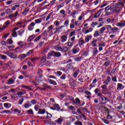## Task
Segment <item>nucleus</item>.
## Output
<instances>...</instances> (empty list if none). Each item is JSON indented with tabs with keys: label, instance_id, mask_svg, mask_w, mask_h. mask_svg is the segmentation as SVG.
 Wrapping results in <instances>:
<instances>
[{
	"label": "nucleus",
	"instance_id": "9b49d317",
	"mask_svg": "<svg viewBox=\"0 0 125 125\" xmlns=\"http://www.w3.org/2000/svg\"><path fill=\"white\" fill-rule=\"evenodd\" d=\"M78 43L80 46H82V45H83L84 43H85V42L83 40V38H81L79 39L78 41Z\"/></svg>",
	"mask_w": 125,
	"mask_h": 125
},
{
	"label": "nucleus",
	"instance_id": "20e7f679",
	"mask_svg": "<svg viewBox=\"0 0 125 125\" xmlns=\"http://www.w3.org/2000/svg\"><path fill=\"white\" fill-rule=\"evenodd\" d=\"M93 31V28L90 27L88 29H87V27H84L82 29V32L86 35L89 34V33H91Z\"/></svg>",
	"mask_w": 125,
	"mask_h": 125
},
{
	"label": "nucleus",
	"instance_id": "f8f14e48",
	"mask_svg": "<svg viewBox=\"0 0 125 125\" xmlns=\"http://www.w3.org/2000/svg\"><path fill=\"white\" fill-rule=\"evenodd\" d=\"M92 39V35H87L85 36V42H88L90 40Z\"/></svg>",
	"mask_w": 125,
	"mask_h": 125
},
{
	"label": "nucleus",
	"instance_id": "4be33fe9",
	"mask_svg": "<svg viewBox=\"0 0 125 125\" xmlns=\"http://www.w3.org/2000/svg\"><path fill=\"white\" fill-rule=\"evenodd\" d=\"M79 74H80V70L78 69V70L75 71V72L73 73L74 78H75V79H76V78H77V77H78V75H79Z\"/></svg>",
	"mask_w": 125,
	"mask_h": 125
},
{
	"label": "nucleus",
	"instance_id": "cd10ccee",
	"mask_svg": "<svg viewBox=\"0 0 125 125\" xmlns=\"http://www.w3.org/2000/svg\"><path fill=\"white\" fill-rule=\"evenodd\" d=\"M82 59H83V57H77L74 58V60L76 62H80V61H82Z\"/></svg>",
	"mask_w": 125,
	"mask_h": 125
},
{
	"label": "nucleus",
	"instance_id": "412c9836",
	"mask_svg": "<svg viewBox=\"0 0 125 125\" xmlns=\"http://www.w3.org/2000/svg\"><path fill=\"white\" fill-rule=\"evenodd\" d=\"M15 83V80L10 79L9 80H8L7 83L8 84H13Z\"/></svg>",
	"mask_w": 125,
	"mask_h": 125
},
{
	"label": "nucleus",
	"instance_id": "aec40b11",
	"mask_svg": "<svg viewBox=\"0 0 125 125\" xmlns=\"http://www.w3.org/2000/svg\"><path fill=\"white\" fill-rule=\"evenodd\" d=\"M54 48L56 50H58L59 51H62V47L59 45H56L54 46Z\"/></svg>",
	"mask_w": 125,
	"mask_h": 125
},
{
	"label": "nucleus",
	"instance_id": "864d4df0",
	"mask_svg": "<svg viewBox=\"0 0 125 125\" xmlns=\"http://www.w3.org/2000/svg\"><path fill=\"white\" fill-rule=\"evenodd\" d=\"M102 121L103 122V123L106 124V125H109V124H110V122H109V121L107 120L102 119Z\"/></svg>",
	"mask_w": 125,
	"mask_h": 125
},
{
	"label": "nucleus",
	"instance_id": "052dcab7",
	"mask_svg": "<svg viewBox=\"0 0 125 125\" xmlns=\"http://www.w3.org/2000/svg\"><path fill=\"white\" fill-rule=\"evenodd\" d=\"M42 79V78L41 77H37L36 80V82H37L38 83H42V80H41Z\"/></svg>",
	"mask_w": 125,
	"mask_h": 125
},
{
	"label": "nucleus",
	"instance_id": "7c9ffc66",
	"mask_svg": "<svg viewBox=\"0 0 125 125\" xmlns=\"http://www.w3.org/2000/svg\"><path fill=\"white\" fill-rule=\"evenodd\" d=\"M125 25V22H118L117 23L116 26L118 27H124Z\"/></svg>",
	"mask_w": 125,
	"mask_h": 125
},
{
	"label": "nucleus",
	"instance_id": "680f3d73",
	"mask_svg": "<svg viewBox=\"0 0 125 125\" xmlns=\"http://www.w3.org/2000/svg\"><path fill=\"white\" fill-rule=\"evenodd\" d=\"M106 81L108 83H110L111 81H112V80L111 79V77L110 76H108L106 78Z\"/></svg>",
	"mask_w": 125,
	"mask_h": 125
},
{
	"label": "nucleus",
	"instance_id": "a878e982",
	"mask_svg": "<svg viewBox=\"0 0 125 125\" xmlns=\"http://www.w3.org/2000/svg\"><path fill=\"white\" fill-rule=\"evenodd\" d=\"M24 95V93L23 92H18L17 94H14L13 95V97L15 98V96H16V95H19V96H21V95Z\"/></svg>",
	"mask_w": 125,
	"mask_h": 125
},
{
	"label": "nucleus",
	"instance_id": "4c0bfd02",
	"mask_svg": "<svg viewBox=\"0 0 125 125\" xmlns=\"http://www.w3.org/2000/svg\"><path fill=\"white\" fill-rule=\"evenodd\" d=\"M24 32H25V30H20L18 31V34L19 36H22V35H23V34H24Z\"/></svg>",
	"mask_w": 125,
	"mask_h": 125
},
{
	"label": "nucleus",
	"instance_id": "58836bf2",
	"mask_svg": "<svg viewBox=\"0 0 125 125\" xmlns=\"http://www.w3.org/2000/svg\"><path fill=\"white\" fill-rule=\"evenodd\" d=\"M55 110H56V111H60V106H59L58 104H56L54 106Z\"/></svg>",
	"mask_w": 125,
	"mask_h": 125
},
{
	"label": "nucleus",
	"instance_id": "4468645a",
	"mask_svg": "<svg viewBox=\"0 0 125 125\" xmlns=\"http://www.w3.org/2000/svg\"><path fill=\"white\" fill-rule=\"evenodd\" d=\"M124 88H125V86H123V84L120 83L117 84V89L122 90V89H124Z\"/></svg>",
	"mask_w": 125,
	"mask_h": 125
},
{
	"label": "nucleus",
	"instance_id": "09e8293b",
	"mask_svg": "<svg viewBox=\"0 0 125 125\" xmlns=\"http://www.w3.org/2000/svg\"><path fill=\"white\" fill-rule=\"evenodd\" d=\"M12 12H11V10L10 9H8L5 10V13L7 14H10Z\"/></svg>",
	"mask_w": 125,
	"mask_h": 125
},
{
	"label": "nucleus",
	"instance_id": "4d7b16f0",
	"mask_svg": "<svg viewBox=\"0 0 125 125\" xmlns=\"http://www.w3.org/2000/svg\"><path fill=\"white\" fill-rule=\"evenodd\" d=\"M74 45L73 44V42H67V46H69V47H72Z\"/></svg>",
	"mask_w": 125,
	"mask_h": 125
},
{
	"label": "nucleus",
	"instance_id": "473e14b6",
	"mask_svg": "<svg viewBox=\"0 0 125 125\" xmlns=\"http://www.w3.org/2000/svg\"><path fill=\"white\" fill-rule=\"evenodd\" d=\"M106 30V27H103L100 29V34H103L104 32Z\"/></svg>",
	"mask_w": 125,
	"mask_h": 125
},
{
	"label": "nucleus",
	"instance_id": "6e6d98bb",
	"mask_svg": "<svg viewBox=\"0 0 125 125\" xmlns=\"http://www.w3.org/2000/svg\"><path fill=\"white\" fill-rule=\"evenodd\" d=\"M27 56H26V54H23L22 55H20L19 56V58H20V57H21L22 59H24V58H25V57H26Z\"/></svg>",
	"mask_w": 125,
	"mask_h": 125
},
{
	"label": "nucleus",
	"instance_id": "0eeeda50",
	"mask_svg": "<svg viewBox=\"0 0 125 125\" xmlns=\"http://www.w3.org/2000/svg\"><path fill=\"white\" fill-rule=\"evenodd\" d=\"M78 46V45L74 46V48L72 49V51L73 54H77L78 52H80V48H76Z\"/></svg>",
	"mask_w": 125,
	"mask_h": 125
},
{
	"label": "nucleus",
	"instance_id": "dca6fc26",
	"mask_svg": "<svg viewBox=\"0 0 125 125\" xmlns=\"http://www.w3.org/2000/svg\"><path fill=\"white\" fill-rule=\"evenodd\" d=\"M84 15H85V13H82L81 15L78 18V20H79V21H82L83 19H84Z\"/></svg>",
	"mask_w": 125,
	"mask_h": 125
},
{
	"label": "nucleus",
	"instance_id": "c756f323",
	"mask_svg": "<svg viewBox=\"0 0 125 125\" xmlns=\"http://www.w3.org/2000/svg\"><path fill=\"white\" fill-rule=\"evenodd\" d=\"M64 27H65V26H64V25L60 26L59 27H58L57 29L56 32H58V33L62 32V29H63V28H64Z\"/></svg>",
	"mask_w": 125,
	"mask_h": 125
},
{
	"label": "nucleus",
	"instance_id": "9d476101",
	"mask_svg": "<svg viewBox=\"0 0 125 125\" xmlns=\"http://www.w3.org/2000/svg\"><path fill=\"white\" fill-rule=\"evenodd\" d=\"M67 39H68V36L67 35L62 36L61 37L62 42H67Z\"/></svg>",
	"mask_w": 125,
	"mask_h": 125
},
{
	"label": "nucleus",
	"instance_id": "2eb2a0df",
	"mask_svg": "<svg viewBox=\"0 0 125 125\" xmlns=\"http://www.w3.org/2000/svg\"><path fill=\"white\" fill-rule=\"evenodd\" d=\"M48 82L49 83H50V84H53V85H57V83L51 79H48Z\"/></svg>",
	"mask_w": 125,
	"mask_h": 125
},
{
	"label": "nucleus",
	"instance_id": "f257e3e1",
	"mask_svg": "<svg viewBox=\"0 0 125 125\" xmlns=\"http://www.w3.org/2000/svg\"><path fill=\"white\" fill-rule=\"evenodd\" d=\"M109 10H110L111 13H115V14L118 15V14L121 13L122 9L119 7V4L112 3L104 8V11H109Z\"/></svg>",
	"mask_w": 125,
	"mask_h": 125
},
{
	"label": "nucleus",
	"instance_id": "f3484780",
	"mask_svg": "<svg viewBox=\"0 0 125 125\" xmlns=\"http://www.w3.org/2000/svg\"><path fill=\"white\" fill-rule=\"evenodd\" d=\"M31 103L29 102H27L26 103H25L24 105L23 106L25 109H28L29 107H31Z\"/></svg>",
	"mask_w": 125,
	"mask_h": 125
},
{
	"label": "nucleus",
	"instance_id": "ddd939ff",
	"mask_svg": "<svg viewBox=\"0 0 125 125\" xmlns=\"http://www.w3.org/2000/svg\"><path fill=\"white\" fill-rule=\"evenodd\" d=\"M55 52H54V51H51L50 52L48 53L47 54V56L49 59L51 58L52 56H54V57H55Z\"/></svg>",
	"mask_w": 125,
	"mask_h": 125
},
{
	"label": "nucleus",
	"instance_id": "5fc2aeb1",
	"mask_svg": "<svg viewBox=\"0 0 125 125\" xmlns=\"http://www.w3.org/2000/svg\"><path fill=\"white\" fill-rule=\"evenodd\" d=\"M41 61H42V63H44L45 62H46V57H45L44 56L42 57Z\"/></svg>",
	"mask_w": 125,
	"mask_h": 125
},
{
	"label": "nucleus",
	"instance_id": "a18cd8bd",
	"mask_svg": "<svg viewBox=\"0 0 125 125\" xmlns=\"http://www.w3.org/2000/svg\"><path fill=\"white\" fill-rule=\"evenodd\" d=\"M108 4H109V3H108L106 2L103 3L102 5L101 6V8H103V7H105V6H107V5H108Z\"/></svg>",
	"mask_w": 125,
	"mask_h": 125
},
{
	"label": "nucleus",
	"instance_id": "bb28decb",
	"mask_svg": "<svg viewBox=\"0 0 125 125\" xmlns=\"http://www.w3.org/2000/svg\"><path fill=\"white\" fill-rule=\"evenodd\" d=\"M93 36H94V38H96L100 36V33H99V31L98 30H96V31H95V33Z\"/></svg>",
	"mask_w": 125,
	"mask_h": 125
},
{
	"label": "nucleus",
	"instance_id": "de8ad7c7",
	"mask_svg": "<svg viewBox=\"0 0 125 125\" xmlns=\"http://www.w3.org/2000/svg\"><path fill=\"white\" fill-rule=\"evenodd\" d=\"M111 80L112 82H114V83H117V82H118V80H117V76H112L111 77Z\"/></svg>",
	"mask_w": 125,
	"mask_h": 125
},
{
	"label": "nucleus",
	"instance_id": "c9c22d12",
	"mask_svg": "<svg viewBox=\"0 0 125 125\" xmlns=\"http://www.w3.org/2000/svg\"><path fill=\"white\" fill-rule=\"evenodd\" d=\"M77 112L81 116H82L83 117H84V115L82 111H81V109L80 108H78L77 110Z\"/></svg>",
	"mask_w": 125,
	"mask_h": 125
},
{
	"label": "nucleus",
	"instance_id": "8fccbe9b",
	"mask_svg": "<svg viewBox=\"0 0 125 125\" xmlns=\"http://www.w3.org/2000/svg\"><path fill=\"white\" fill-rule=\"evenodd\" d=\"M52 14V13H50L48 16H47V18L46 19V21H48L49 19H50V17H51V15Z\"/></svg>",
	"mask_w": 125,
	"mask_h": 125
},
{
	"label": "nucleus",
	"instance_id": "ea45409f",
	"mask_svg": "<svg viewBox=\"0 0 125 125\" xmlns=\"http://www.w3.org/2000/svg\"><path fill=\"white\" fill-rule=\"evenodd\" d=\"M30 9L28 8H26L22 13V15H24V16H25L27 15V13H28Z\"/></svg>",
	"mask_w": 125,
	"mask_h": 125
},
{
	"label": "nucleus",
	"instance_id": "423d86ee",
	"mask_svg": "<svg viewBox=\"0 0 125 125\" xmlns=\"http://www.w3.org/2000/svg\"><path fill=\"white\" fill-rule=\"evenodd\" d=\"M35 26H36V23L34 22H32L28 26V31H33L34 28H35Z\"/></svg>",
	"mask_w": 125,
	"mask_h": 125
},
{
	"label": "nucleus",
	"instance_id": "37998d69",
	"mask_svg": "<svg viewBox=\"0 0 125 125\" xmlns=\"http://www.w3.org/2000/svg\"><path fill=\"white\" fill-rule=\"evenodd\" d=\"M42 22V19H38L35 20V24H40Z\"/></svg>",
	"mask_w": 125,
	"mask_h": 125
},
{
	"label": "nucleus",
	"instance_id": "e433bc0d",
	"mask_svg": "<svg viewBox=\"0 0 125 125\" xmlns=\"http://www.w3.org/2000/svg\"><path fill=\"white\" fill-rule=\"evenodd\" d=\"M118 4L121 5L122 7H125V3H123L122 0H119L118 1Z\"/></svg>",
	"mask_w": 125,
	"mask_h": 125
},
{
	"label": "nucleus",
	"instance_id": "6ab92c4d",
	"mask_svg": "<svg viewBox=\"0 0 125 125\" xmlns=\"http://www.w3.org/2000/svg\"><path fill=\"white\" fill-rule=\"evenodd\" d=\"M62 121L63 119H62V117H60V118L58 119V120H56L55 122L56 124H58V125H62Z\"/></svg>",
	"mask_w": 125,
	"mask_h": 125
},
{
	"label": "nucleus",
	"instance_id": "338daca9",
	"mask_svg": "<svg viewBox=\"0 0 125 125\" xmlns=\"http://www.w3.org/2000/svg\"><path fill=\"white\" fill-rule=\"evenodd\" d=\"M91 26H92L93 28L95 27V26H97V25H98V23L97 22H93L91 24Z\"/></svg>",
	"mask_w": 125,
	"mask_h": 125
},
{
	"label": "nucleus",
	"instance_id": "c03bdc74",
	"mask_svg": "<svg viewBox=\"0 0 125 125\" xmlns=\"http://www.w3.org/2000/svg\"><path fill=\"white\" fill-rule=\"evenodd\" d=\"M74 125H83V122H81V121H76V122L74 123Z\"/></svg>",
	"mask_w": 125,
	"mask_h": 125
},
{
	"label": "nucleus",
	"instance_id": "0e129e2a",
	"mask_svg": "<svg viewBox=\"0 0 125 125\" xmlns=\"http://www.w3.org/2000/svg\"><path fill=\"white\" fill-rule=\"evenodd\" d=\"M12 36L14 38H16V37H17V32H16V31H13L12 33Z\"/></svg>",
	"mask_w": 125,
	"mask_h": 125
},
{
	"label": "nucleus",
	"instance_id": "49530a36",
	"mask_svg": "<svg viewBox=\"0 0 125 125\" xmlns=\"http://www.w3.org/2000/svg\"><path fill=\"white\" fill-rule=\"evenodd\" d=\"M113 13H112L110 12H109L108 11H105V16H110V15H111V14H113Z\"/></svg>",
	"mask_w": 125,
	"mask_h": 125
},
{
	"label": "nucleus",
	"instance_id": "79ce46f5",
	"mask_svg": "<svg viewBox=\"0 0 125 125\" xmlns=\"http://www.w3.org/2000/svg\"><path fill=\"white\" fill-rule=\"evenodd\" d=\"M69 19H66L64 22V23H63V25H64V26H66V27L67 26H69Z\"/></svg>",
	"mask_w": 125,
	"mask_h": 125
},
{
	"label": "nucleus",
	"instance_id": "1a4fd4ad",
	"mask_svg": "<svg viewBox=\"0 0 125 125\" xmlns=\"http://www.w3.org/2000/svg\"><path fill=\"white\" fill-rule=\"evenodd\" d=\"M103 9H100L98 11L96 14L94 16V18H99V17L101 15V13H102V10Z\"/></svg>",
	"mask_w": 125,
	"mask_h": 125
},
{
	"label": "nucleus",
	"instance_id": "774afa93",
	"mask_svg": "<svg viewBox=\"0 0 125 125\" xmlns=\"http://www.w3.org/2000/svg\"><path fill=\"white\" fill-rule=\"evenodd\" d=\"M54 24L56 26V27H58L59 26V24H60V22L58 21H56L54 22Z\"/></svg>",
	"mask_w": 125,
	"mask_h": 125
},
{
	"label": "nucleus",
	"instance_id": "6e6552de",
	"mask_svg": "<svg viewBox=\"0 0 125 125\" xmlns=\"http://www.w3.org/2000/svg\"><path fill=\"white\" fill-rule=\"evenodd\" d=\"M8 56H9L11 58H12L13 59H17L18 57L17 56L8 52L6 53Z\"/></svg>",
	"mask_w": 125,
	"mask_h": 125
},
{
	"label": "nucleus",
	"instance_id": "7ed1b4c3",
	"mask_svg": "<svg viewBox=\"0 0 125 125\" xmlns=\"http://www.w3.org/2000/svg\"><path fill=\"white\" fill-rule=\"evenodd\" d=\"M18 44L20 46L15 49L16 53H18V52H20V49H21V48H23V46H24V42L22 41L19 42H18Z\"/></svg>",
	"mask_w": 125,
	"mask_h": 125
},
{
	"label": "nucleus",
	"instance_id": "3c124183",
	"mask_svg": "<svg viewBox=\"0 0 125 125\" xmlns=\"http://www.w3.org/2000/svg\"><path fill=\"white\" fill-rule=\"evenodd\" d=\"M23 102H24V99L23 98H21V99H20L19 101V105H22Z\"/></svg>",
	"mask_w": 125,
	"mask_h": 125
},
{
	"label": "nucleus",
	"instance_id": "a211bd4d",
	"mask_svg": "<svg viewBox=\"0 0 125 125\" xmlns=\"http://www.w3.org/2000/svg\"><path fill=\"white\" fill-rule=\"evenodd\" d=\"M60 13L62 15L63 18H65V17H66L67 16V14H66V13L65 12V10H61L60 11Z\"/></svg>",
	"mask_w": 125,
	"mask_h": 125
},
{
	"label": "nucleus",
	"instance_id": "393cba45",
	"mask_svg": "<svg viewBox=\"0 0 125 125\" xmlns=\"http://www.w3.org/2000/svg\"><path fill=\"white\" fill-rule=\"evenodd\" d=\"M63 51V52H68L69 51V48L68 47H63L62 48V51Z\"/></svg>",
	"mask_w": 125,
	"mask_h": 125
},
{
	"label": "nucleus",
	"instance_id": "e2e57ef3",
	"mask_svg": "<svg viewBox=\"0 0 125 125\" xmlns=\"http://www.w3.org/2000/svg\"><path fill=\"white\" fill-rule=\"evenodd\" d=\"M61 80H66V75L62 74L60 77Z\"/></svg>",
	"mask_w": 125,
	"mask_h": 125
},
{
	"label": "nucleus",
	"instance_id": "5701e85b",
	"mask_svg": "<svg viewBox=\"0 0 125 125\" xmlns=\"http://www.w3.org/2000/svg\"><path fill=\"white\" fill-rule=\"evenodd\" d=\"M114 21H115V19L114 18H108L106 19V22L108 24H110V23H112V22H114Z\"/></svg>",
	"mask_w": 125,
	"mask_h": 125
},
{
	"label": "nucleus",
	"instance_id": "69168bd1",
	"mask_svg": "<svg viewBox=\"0 0 125 125\" xmlns=\"http://www.w3.org/2000/svg\"><path fill=\"white\" fill-rule=\"evenodd\" d=\"M43 5L45 6H49V3L47 2L46 1H45L43 2Z\"/></svg>",
	"mask_w": 125,
	"mask_h": 125
},
{
	"label": "nucleus",
	"instance_id": "39448f33",
	"mask_svg": "<svg viewBox=\"0 0 125 125\" xmlns=\"http://www.w3.org/2000/svg\"><path fill=\"white\" fill-rule=\"evenodd\" d=\"M100 99L101 100V101H100L101 102L100 104H106V103L108 102V99H107V98H106L104 96L101 97V98H100Z\"/></svg>",
	"mask_w": 125,
	"mask_h": 125
},
{
	"label": "nucleus",
	"instance_id": "f03ea898",
	"mask_svg": "<svg viewBox=\"0 0 125 125\" xmlns=\"http://www.w3.org/2000/svg\"><path fill=\"white\" fill-rule=\"evenodd\" d=\"M106 29L107 30V32L110 34H115V33H117V32H119L120 29L118 27H112L111 25H106L105 26Z\"/></svg>",
	"mask_w": 125,
	"mask_h": 125
},
{
	"label": "nucleus",
	"instance_id": "13d9d810",
	"mask_svg": "<svg viewBox=\"0 0 125 125\" xmlns=\"http://www.w3.org/2000/svg\"><path fill=\"white\" fill-rule=\"evenodd\" d=\"M16 26H18L20 28L21 27V26L23 25V22H19L17 23H16Z\"/></svg>",
	"mask_w": 125,
	"mask_h": 125
},
{
	"label": "nucleus",
	"instance_id": "b1692460",
	"mask_svg": "<svg viewBox=\"0 0 125 125\" xmlns=\"http://www.w3.org/2000/svg\"><path fill=\"white\" fill-rule=\"evenodd\" d=\"M38 113L41 114L42 115H44L45 113V109H40L38 110Z\"/></svg>",
	"mask_w": 125,
	"mask_h": 125
},
{
	"label": "nucleus",
	"instance_id": "2f4dec72",
	"mask_svg": "<svg viewBox=\"0 0 125 125\" xmlns=\"http://www.w3.org/2000/svg\"><path fill=\"white\" fill-rule=\"evenodd\" d=\"M93 54L94 55H97L98 54V50L97 48L94 47L93 48Z\"/></svg>",
	"mask_w": 125,
	"mask_h": 125
},
{
	"label": "nucleus",
	"instance_id": "bf43d9fd",
	"mask_svg": "<svg viewBox=\"0 0 125 125\" xmlns=\"http://www.w3.org/2000/svg\"><path fill=\"white\" fill-rule=\"evenodd\" d=\"M7 42H8L9 44H12L13 42V41L12 40L9 39L7 40Z\"/></svg>",
	"mask_w": 125,
	"mask_h": 125
},
{
	"label": "nucleus",
	"instance_id": "a19ab883",
	"mask_svg": "<svg viewBox=\"0 0 125 125\" xmlns=\"http://www.w3.org/2000/svg\"><path fill=\"white\" fill-rule=\"evenodd\" d=\"M35 38V35H32L30 37H29L27 40V42H32L34 38Z\"/></svg>",
	"mask_w": 125,
	"mask_h": 125
},
{
	"label": "nucleus",
	"instance_id": "c85d7f7f",
	"mask_svg": "<svg viewBox=\"0 0 125 125\" xmlns=\"http://www.w3.org/2000/svg\"><path fill=\"white\" fill-rule=\"evenodd\" d=\"M4 107H5L6 109H9V108L11 107V105L10 104L5 103L4 104Z\"/></svg>",
	"mask_w": 125,
	"mask_h": 125
},
{
	"label": "nucleus",
	"instance_id": "72a5a7b5",
	"mask_svg": "<svg viewBox=\"0 0 125 125\" xmlns=\"http://www.w3.org/2000/svg\"><path fill=\"white\" fill-rule=\"evenodd\" d=\"M61 56H62V54L61 53L55 52V57H61Z\"/></svg>",
	"mask_w": 125,
	"mask_h": 125
},
{
	"label": "nucleus",
	"instance_id": "603ef678",
	"mask_svg": "<svg viewBox=\"0 0 125 125\" xmlns=\"http://www.w3.org/2000/svg\"><path fill=\"white\" fill-rule=\"evenodd\" d=\"M75 34H76V31L70 32L69 34V37L71 38L73 36H75Z\"/></svg>",
	"mask_w": 125,
	"mask_h": 125
},
{
	"label": "nucleus",
	"instance_id": "f704fd0d",
	"mask_svg": "<svg viewBox=\"0 0 125 125\" xmlns=\"http://www.w3.org/2000/svg\"><path fill=\"white\" fill-rule=\"evenodd\" d=\"M75 104H81V100L79 98H75Z\"/></svg>",
	"mask_w": 125,
	"mask_h": 125
}]
</instances>
